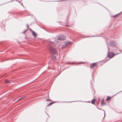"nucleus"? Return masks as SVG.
<instances>
[{
  "label": "nucleus",
  "mask_w": 122,
  "mask_h": 122,
  "mask_svg": "<svg viewBox=\"0 0 122 122\" xmlns=\"http://www.w3.org/2000/svg\"><path fill=\"white\" fill-rule=\"evenodd\" d=\"M49 51L51 54H57V51L55 49L51 46H50L49 49Z\"/></svg>",
  "instance_id": "f257e3e1"
},
{
  "label": "nucleus",
  "mask_w": 122,
  "mask_h": 122,
  "mask_svg": "<svg viewBox=\"0 0 122 122\" xmlns=\"http://www.w3.org/2000/svg\"><path fill=\"white\" fill-rule=\"evenodd\" d=\"M57 38L58 39L61 40H64L66 39V38L65 36L63 35H59L57 37Z\"/></svg>",
  "instance_id": "f03ea898"
},
{
  "label": "nucleus",
  "mask_w": 122,
  "mask_h": 122,
  "mask_svg": "<svg viewBox=\"0 0 122 122\" xmlns=\"http://www.w3.org/2000/svg\"><path fill=\"white\" fill-rule=\"evenodd\" d=\"M108 56L110 58H112L115 55V54L112 52H110L108 53Z\"/></svg>",
  "instance_id": "7ed1b4c3"
},
{
  "label": "nucleus",
  "mask_w": 122,
  "mask_h": 122,
  "mask_svg": "<svg viewBox=\"0 0 122 122\" xmlns=\"http://www.w3.org/2000/svg\"><path fill=\"white\" fill-rule=\"evenodd\" d=\"M97 64V62L92 63L90 65V67L91 68H93L96 66Z\"/></svg>",
  "instance_id": "20e7f679"
},
{
  "label": "nucleus",
  "mask_w": 122,
  "mask_h": 122,
  "mask_svg": "<svg viewBox=\"0 0 122 122\" xmlns=\"http://www.w3.org/2000/svg\"><path fill=\"white\" fill-rule=\"evenodd\" d=\"M109 45L111 46H114L116 45V42L113 41H111L109 42Z\"/></svg>",
  "instance_id": "39448f33"
},
{
  "label": "nucleus",
  "mask_w": 122,
  "mask_h": 122,
  "mask_svg": "<svg viewBox=\"0 0 122 122\" xmlns=\"http://www.w3.org/2000/svg\"><path fill=\"white\" fill-rule=\"evenodd\" d=\"M101 104L102 106H103L104 105H106V103L104 102V98H102L101 102Z\"/></svg>",
  "instance_id": "423d86ee"
},
{
  "label": "nucleus",
  "mask_w": 122,
  "mask_h": 122,
  "mask_svg": "<svg viewBox=\"0 0 122 122\" xmlns=\"http://www.w3.org/2000/svg\"><path fill=\"white\" fill-rule=\"evenodd\" d=\"M51 60H53L54 61H55L56 60V57L55 56H52L51 58Z\"/></svg>",
  "instance_id": "0eeeda50"
},
{
  "label": "nucleus",
  "mask_w": 122,
  "mask_h": 122,
  "mask_svg": "<svg viewBox=\"0 0 122 122\" xmlns=\"http://www.w3.org/2000/svg\"><path fill=\"white\" fill-rule=\"evenodd\" d=\"M5 81L6 83H10L12 82V81L11 80H5Z\"/></svg>",
  "instance_id": "6e6552de"
},
{
  "label": "nucleus",
  "mask_w": 122,
  "mask_h": 122,
  "mask_svg": "<svg viewBox=\"0 0 122 122\" xmlns=\"http://www.w3.org/2000/svg\"><path fill=\"white\" fill-rule=\"evenodd\" d=\"M32 33L33 36L35 37H36L37 36V35L34 31H32Z\"/></svg>",
  "instance_id": "1a4fd4ad"
},
{
  "label": "nucleus",
  "mask_w": 122,
  "mask_h": 122,
  "mask_svg": "<svg viewBox=\"0 0 122 122\" xmlns=\"http://www.w3.org/2000/svg\"><path fill=\"white\" fill-rule=\"evenodd\" d=\"M112 98V97L109 96H108L106 100V101H107L110 100Z\"/></svg>",
  "instance_id": "9d476101"
},
{
  "label": "nucleus",
  "mask_w": 122,
  "mask_h": 122,
  "mask_svg": "<svg viewBox=\"0 0 122 122\" xmlns=\"http://www.w3.org/2000/svg\"><path fill=\"white\" fill-rule=\"evenodd\" d=\"M96 99H93L91 103L93 104H94L95 103V101Z\"/></svg>",
  "instance_id": "9b49d317"
},
{
  "label": "nucleus",
  "mask_w": 122,
  "mask_h": 122,
  "mask_svg": "<svg viewBox=\"0 0 122 122\" xmlns=\"http://www.w3.org/2000/svg\"><path fill=\"white\" fill-rule=\"evenodd\" d=\"M25 96H23L20 98L18 101H19L21 100L22 99L25 98Z\"/></svg>",
  "instance_id": "f8f14e48"
},
{
  "label": "nucleus",
  "mask_w": 122,
  "mask_h": 122,
  "mask_svg": "<svg viewBox=\"0 0 122 122\" xmlns=\"http://www.w3.org/2000/svg\"><path fill=\"white\" fill-rule=\"evenodd\" d=\"M55 102H51L47 106H49L50 105H52V104H53L54 103H55Z\"/></svg>",
  "instance_id": "ddd939ff"
},
{
  "label": "nucleus",
  "mask_w": 122,
  "mask_h": 122,
  "mask_svg": "<svg viewBox=\"0 0 122 122\" xmlns=\"http://www.w3.org/2000/svg\"><path fill=\"white\" fill-rule=\"evenodd\" d=\"M71 43H72V42H68L66 43V44L67 45H68L71 44Z\"/></svg>",
  "instance_id": "4468645a"
},
{
  "label": "nucleus",
  "mask_w": 122,
  "mask_h": 122,
  "mask_svg": "<svg viewBox=\"0 0 122 122\" xmlns=\"http://www.w3.org/2000/svg\"><path fill=\"white\" fill-rule=\"evenodd\" d=\"M46 101L50 102V101H52V100H51L50 99H47L46 100Z\"/></svg>",
  "instance_id": "2eb2a0df"
},
{
  "label": "nucleus",
  "mask_w": 122,
  "mask_h": 122,
  "mask_svg": "<svg viewBox=\"0 0 122 122\" xmlns=\"http://www.w3.org/2000/svg\"><path fill=\"white\" fill-rule=\"evenodd\" d=\"M119 14L120 13H119V14H117L116 15H114V16H112V17H116L117 16V15H119Z\"/></svg>",
  "instance_id": "dca6fc26"
},
{
  "label": "nucleus",
  "mask_w": 122,
  "mask_h": 122,
  "mask_svg": "<svg viewBox=\"0 0 122 122\" xmlns=\"http://www.w3.org/2000/svg\"><path fill=\"white\" fill-rule=\"evenodd\" d=\"M30 30L32 32L33 31L31 29H30Z\"/></svg>",
  "instance_id": "f3484780"
},
{
  "label": "nucleus",
  "mask_w": 122,
  "mask_h": 122,
  "mask_svg": "<svg viewBox=\"0 0 122 122\" xmlns=\"http://www.w3.org/2000/svg\"><path fill=\"white\" fill-rule=\"evenodd\" d=\"M26 26H27V28H29L28 25H27Z\"/></svg>",
  "instance_id": "a211bd4d"
},
{
  "label": "nucleus",
  "mask_w": 122,
  "mask_h": 122,
  "mask_svg": "<svg viewBox=\"0 0 122 122\" xmlns=\"http://www.w3.org/2000/svg\"><path fill=\"white\" fill-rule=\"evenodd\" d=\"M21 5L23 7H24V6H23V4L22 3H21Z\"/></svg>",
  "instance_id": "6ab92c4d"
},
{
  "label": "nucleus",
  "mask_w": 122,
  "mask_h": 122,
  "mask_svg": "<svg viewBox=\"0 0 122 122\" xmlns=\"http://www.w3.org/2000/svg\"><path fill=\"white\" fill-rule=\"evenodd\" d=\"M26 31V30H25L24 32H23V33H24Z\"/></svg>",
  "instance_id": "aec40b11"
},
{
  "label": "nucleus",
  "mask_w": 122,
  "mask_h": 122,
  "mask_svg": "<svg viewBox=\"0 0 122 122\" xmlns=\"http://www.w3.org/2000/svg\"><path fill=\"white\" fill-rule=\"evenodd\" d=\"M19 3H20V2L19 1H17Z\"/></svg>",
  "instance_id": "412c9836"
},
{
  "label": "nucleus",
  "mask_w": 122,
  "mask_h": 122,
  "mask_svg": "<svg viewBox=\"0 0 122 122\" xmlns=\"http://www.w3.org/2000/svg\"><path fill=\"white\" fill-rule=\"evenodd\" d=\"M48 95H49V94H48Z\"/></svg>",
  "instance_id": "4be33fe9"
},
{
  "label": "nucleus",
  "mask_w": 122,
  "mask_h": 122,
  "mask_svg": "<svg viewBox=\"0 0 122 122\" xmlns=\"http://www.w3.org/2000/svg\"><path fill=\"white\" fill-rule=\"evenodd\" d=\"M119 51H120V50H119Z\"/></svg>",
  "instance_id": "5701e85b"
},
{
  "label": "nucleus",
  "mask_w": 122,
  "mask_h": 122,
  "mask_svg": "<svg viewBox=\"0 0 122 122\" xmlns=\"http://www.w3.org/2000/svg\"><path fill=\"white\" fill-rule=\"evenodd\" d=\"M119 54V53H118L117 54Z\"/></svg>",
  "instance_id": "b1692460"
}]
</instances>
